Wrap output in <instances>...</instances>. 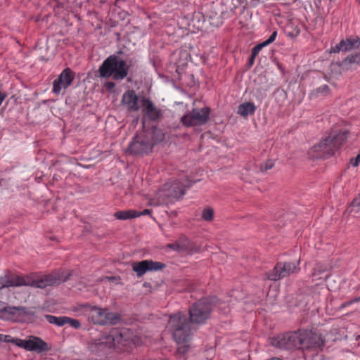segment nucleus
<instances>
[{"instance_id":"nucleus-16","label":"nucleus","mask_w":360,"mask_h":360,"mask_svg":"<svg viewBox=\"0 0 360 360\" xmlns=\"http://www.w3.org/2000/svg\"><path fill=\"white\" fill-rule=\"evenodd\" d=\"M141 98L134 90H128L122 95L121 103L127 111L137 112L141 108Z\"/></svg>"},{"instance_id":"nucleus-4","label":"nucleus","mask_w":360,"mask_h":360,"mask_svg":"<svg viewBox=\"0 0 360 360\" xmlns=\"http://www.w3.org/2000/svg\"><path fill=\"white\" fill-rule=\"evenodd\" d=\"M126 341L127 340L123 338L122 333L113 330L109 334H105L90 342L88 349L91 353L95 355L104 356L113 349H122V347L125 345Z\"/></svg>"},{"instance_id":"nucleus-19","label":"nucleus","mask_w":360,"mask_h":360,"mask_svg":"<svg viewBox=\"0 0 360 360\" xmlns=\"http://www.w3.org/2000/svg\"><path fill=\"white\" fill-rule=\"evenodd\" d=\"M164 190L168 192L166 195L172 198H179L185 193V188L179 181L165 184Z\"/></svg>"},{"instance_id":"nucleus-10","label":"nucleus","mask_w":360,"mask_h":360,"mask_svg":"<svg viewBox=\"0 0 360 360\" xmlns=\"http://www.w3.org/2000/svg\"><path fill=\"white\" fill-rule=\"evenodd\" d=\"M210 108L204 107L202 108H195L186 115L181 117V122L186 127L201 126L205 124L209 120Z\"/></svg>"},{"instance_id":"nucleus-1","label":"nucleus","mask_w":360,"mask_h":360,"mask_svg":"<svg viewBox=\"0 0 360 360\" xmlns=\"http://www.w3.org/2000/svg\"><path fill=\"white\" fill-rule=\"evenodd\" d=\"M70 276V273L66 274L64 271H54L46 275L31 274L24 276L7 272L2 278L6 288L28 286L34 288L44 289L46 287L59 285L67 281Z\"/></svg>"},{"instance_id":"nucleus-42","label":"nucleus","mask_w":360,"mask_h":360,"mask_svg":"<svg viewBox=\"0 0 360 360\" xmlns=\"http://www.w3.org/2000/svg\"><path fill=\"white\" fill-rule=\"evenodd\" d=\"M359 339H360V335H359Z\"/></svg>"},{"instance_id":"nucleus-21","label":"nucleus","mask_w":360,"mask_h":360,"mask_svg":"<svg viewBox=\"0 0 360 360\" xmlns=\"http://www.w3.org/2000/svg\"><path fill=\"white\" fill-rule=\"evenodd\" d=\"M0 312H4L11 315L29 314L27 309L24 307H4L0 302Z\"/></svg>"},{"instance_id":"nucleus-35","label":"nucleus","mask_w":360,"mask_h":360,"mask_svg":"<svg viewBox=\"0 0 360 360\" xmlns=\"http://www.w3.org/2000/svg\"><path fill=\"white\" fill-rule=\"evenodd\" d=\"M150 212H151V210H148V209H146L142 212L137 211V214H139V217H140L141 215L149 214H150Z\"/></svg>"},{"instance_id":"nucleus-39","label":"nucleus","mask_w":360,"mask_h":360,"mask_svg":"<svg viewBox=\"0 0 360 360\" xmlns=\"http://www.w3.org/2000/svg\"><path fill=\"white\" fill-rule=\"evenodd\" d=\"M360 301V296L357 298H355L353 300L350 301V302H345V304H342V307H345L347 305H349L353 302H359Z\"/></svg>"},{"instance_id":"nucleus-8","label":"nucleus","mask_w":360,"mask_h":360,"mask_svg":"<svg viewBox=\"0 0 360 360\" xmlns=\"http://www.w3.org/2000/svg\"><path fill=\"white\" fill-rule=\"evenodd\" d=\"M151 131H143L137 134L131 142L127 152L134 155H140L150 152L154 144Z\"/></svg>"},{"instance_id":"nucleus-28","label":"nucleus","mask_w":360,"mask_h":360,"mask_svg":"<svg viewBox=\"0 0 360 360\" xmlns=\"http://www.w3.org/2000/svg\"><path fill=\"white\" fill-rule=\"evenodd\" d=\"M202 218L206 221H212L214 219V210L210 207H206L202 210Z\"/></svg>"},{"instance_id":"nucleus-32","label":"nucleus","mask_w":360,"mask_h":360,"mask_svg":"<svg viewBox=\"0 0 360 360\" xmlns=\"http://www.w3.org/2000/svg\"><path fill=\"white\" fill-rule=\"evenodd\" d=\"M0 342H15L17 343L16 340L12 339L10 335H4L0 334Z\"/></svg>"},{"instance_id":"nucleus-13","label":"nucleus","mask_w":360,"mask_h":360,"mask_svg":"<svg viewBox=\"0 0 360 360\" xmlns=\"http://www.w3.org/2000/svg\"><path fill=\"white\" fill-rule=\"evenodd\" d=\"M131 266L133 271L136 273L138 277H141L147 271L161 270L165 266V265L161 262L152 260H143L141 262H134Z\"/></svg>"},{"instance_id":"nucleus-17","label":"nucleus","mask_w":360,"mask_h":360,"mask_svg":"<svg viewBox=\"0 0 360 360\" xmlns=\"http://www.w3.org/2000/svg\"><path fill=\"white\" fill-rule=\"evenodd\" d=\"M360 46V39L359 37H350L342 39L340 43L330 49V53H339L340 51L347 52L356 49Z\"/></svg>"},{"instance_id":"nucleus-2","label":"nucleus","mask_w":360,"mask_h":360,"mask_svg":"<svg viewBox=\"0 0 360 360\" xmlns=\"http://www.w3.org/2000/svg\"><path fill=\"white\" fill-rule=\"evenodd\" d=\"M169 330L177 343L176 358L177 360H186V353L189 348V341L193 331L196 330L187 316L181 313L172 315L169 320Z\"/></svg>"},{"instance_id":"nucleus-9","label":"nucleus","mask_w":360,"mask_h":360,"mask_svg":"<svg viewBox=\"0 0 360 360\" xmlns=\"http://www.w3.org/2000/svg\"><path fill=\"white\" fill-rule=\"evenodd\" d=\"M302 335L300 332L287 333L271 339V345L281 349L291 350L302 347Z\"/></svg>"},{"instance_id":"nucleus-34","label":"nucleus","mask_w":360,"mask_h":360,"mask_svg":"<svg viewBox=\"0 0 360 360\" xmlns=\"http://www.w3.org/2000/svg\"><path fill=\"white\" fill-rule=\"evenodd\" d=\"M276 36H277V32L276 31L273 32V33L269 37V38L267 40H266L265 41H264L263 43L266 46L270 44L271 43H272L275 40Z\"/></svg>"},{"instance_id":"nucleus-31","label":"nucleus","mask_w":360,"mask_h":360,"mask_svg":"<svg viewBox=\"0 0 360 360\" xmlns=\"http://www.w3.org/2000/svg\"><path fill=\"white\" fill-rule=\"evenodd\" d=\"M264 46H266V45L264 43H261L255 46L252 50V58H255L258 53L261 51V49Z\"/></svg>"},{"instance_id":"nucleus-30","label":"nucleus","mask_w":360,"mask_h":360,"mask_svg":"<svg viewBox=\"0 0 360 360\" xmlns=\"http://www.w3.org/2000/svg\"><path fill=\"white\" fill-rule=\"evenodd\" d=\"M274 166L272 160H268L265 163L260 165V170L262 172H266L268 169H271Z\"/></svg>"},{"instance_id":"nucleus-29","label":"nucleus","mask_w":360,"mask_h":360,"mask_svg":"<svg viewBox=\"0 0 360 360\" xmlns=\"http://www.w3.org/2000/svg\"><path fill=\"white\" fill-rule=\"evenodd\" d=\"M65 324H69L71 327L77 329L81 327V323L77 319H74L70 317H65Z\"/></svg>"},{"instance_id":"nucleus-18","label":"nucleus","mask_w":360,"mask_h":360,"mask_svg":"<svg viewBox=\"0 0 360 360\" xmlns=\"http://www.w3.org/2000/svg\"><path fill=\"white\" fill-rule=\"evenodd\" d=\"M302 339V349L311 348V347H321L323 345L324 342L321 335L319 333L311 331L301 333Z\"/></svg>"},{"instance_id":"nucleus-33","label":"nucleus","mask_w":360,"mask_h":360,"mask_svg":"<svg viewBox=\"0 0 360 360\" xmlns=\"http://www.w3.org/2000/svg\"><path fill=\"white\" fill-rule=\"evenodd\" d=\"M316 91L317 94L326 95L328 92V86L327 85H323L316 89Z\"/></svg>"},{"instance_id":"nucleus-40","label":"nucleus","mask_w":360,"mask_h":360,"mask_svg":"<svg viewBox=\"0 0 360 360\" xmlns=\"http://www.w3.org/2000/svg\"><path fill=\"white\" fill-rule=\"evenodd\" d=\"M4 280H3V278L2 276L0 277V291L4 289V288H6V286H4Z\"/></svg>"},{"instance_id":"nucleus-14","label":"nucleus","mask_w":360,"mask_h":360,"mask_svg":"<svg viewBox=\"0 0 360 360\" xmlns=\"http://www.w3.org/2000/svg\"><path fill=\"white\" fill-rule=\"evenodd\" d=\"M16 345L29 351H34L38 353L48 350L47 344L39 338L30 337L27 340H16Z\"/></svg>"},{"instance_id":"nucleus-25","label":"nucleus","mask_w":360,"mask_h":360,"mask_svg":"<svg viewBox=\"0 0 360 360\" xmlns=\"http://www.w3.org/2000/svg\"><path fill=\"white\" fill-rule=\"evenodd\" d=\"M328 269L327 266L322 265L321 264H316V266L313 269V272L311 274V277L314 279H320V276L323 273L326 271Z\"/></svg>"},{"instance_id":"nucleus-38","label":"nucleus","mask_w":360,"mask_h":360,"mask_svg":"<svg viewBox=\"0 0 360 360\" xmlns=\"http://www.w3.org/2000/svg\"><path fill=\"white\" fill-rule=\"evenodd\" d=\"M115 83L112 82H108L105 84V86L108 90H111L115 87Z\"/></svg>"},{"instance_id":"nucleus-27","label":"nucleus","mask_w":360,"mask_h":360,"mask_svg":"<svg viewBox=\"0 0 360 360\" xmlns=\"http://www.w3.org/2000/svg\"><path fill=\"white\" fill-rule=\"evenodd\" d=\"M360 210V193L352 202L347 211L349 213L357 214Z\"/></svg>"},{"instance_id":"nucleus-22","label":"nucleus","mask_w":360,"mask_h":360,"mask_svg":"<svg viewBox=\"0 0 360 360\" xmlns=\"http://www.w3.org/2000/svg\"><path fill=\"white\" fill-rule=\"evenodd\" d=\"M255 106L252 103H245L239 105L238 113L241 116L246 117L252 115L255 111Z\"/></svg>"},{"instance_id":"nucleus-5","label":"nucleus","mask_w":360,"mask_h":360,"mask_svg":"<svg viewBox=\"0 0 360 360\" xmlns=\"http://www.w3.org/2000/svg\"><path fill=\"white\" fill-rule=\"evenodd\" d=\"M129 66L126 62L116 56L107 58L99 67L101 77H112L115 80H122L127 76Z\"/></svg>"},{"instance_id":"nucleus-7","label":"nucleus","mask_w":360,"mask_h":360,"mask_svg":"<svg viewBox=\"0 0 360 360\" xmlns=\"http://www.w3.org/2000/svg\"><path fill=\"white\" fill-rule=\"evenodd\" d=\"M85 307L88 319L94 324L100 326L114 325L120 321L119 315L110 311L108 309H102L89 304H86Z\"/></svg>"},{"instance_id":"nucleus-26","label":"nucleus","mask_w":360,"mask_h":360,"mask_svg":"<svg viewBox=\"0 0 360 360\" xmlns=\"http://www.w3.org/2000/svg\"><path fill=\"white\" fill-rule=\"evenodd\" d=\"M360 63V53H356L353 56H347L345 58L342 62V65L345 68H348L349 65H352L354 63L359 64Z\"/></svg>"},{"instance_id":"nucleus-12","label":"nucleus","mask_w":360,"mask_h":360,"mask_svg":"<svg viewBox=\"0 0 360 360\" xmlns=\"http://www.w3.org/2000/svg\"><path fill=\"white\" fill-rule=\"evenodd\" d=\"M143 119H148L152 121L158 120L162 116L161 110L158 109L153 102L143 96L141 98Z\"/></svg>"},{"instance_id":"nucleus-20","label":"nucleus","mask_w":360,"mask_h":360,"mask_svg":"<svg viewBox=\"0 0 360 360\" xmlns=\"http://www.w3.org/2000/svg\"><path fill=\"white\" fill-rule=\"evenodd\" d=\"M178 252L190 251L192 250L190 240L186 238H181L174 243L168 244L165 247Z\"/></svg>"},{"instance_id":"nucleus-24","label":"nucleus","mask_w":360,"mask_h":360,"mask_svg":"<svg viewBox=\"0 0 360 360\" xmlns=\"http://www.w3.org/2000/svg\"><path fill=\"white\" fill-rule=\"evenodd\" d=\"M65 317L66 316L58 317L49 314L44 316V318L49 323L56 325L57 326H63L65 325Z\"/></svg>"},{"instance_id":"nucleus-11","label":"nucleus","mask_w":360,"mask_h":360,"mask_svg":"<svg viewBox=\"0 0 360 360\" xmlns=\"http://www.w3.org/2000/svg\"><path fill=\"white\" fill-rule=\"evenodd\" d=\"M300 260L296 262L278 263L274 269L268 274V278L278 281L299 271Z\"/></svg>"},{"instance_id":"nucleus-23","label":"nucleus","mask_w":360,"mask_h":360,"mask_svg":"<svg viewBox=\"0 0 360 360\" xmlns=\"http://www.w3.org/2000/svg\"><path fill=\"white\" fill-rule=\"evenodd\" d=\"M114 216L117 219L125 220L128 219H133L139 217V214H137V211L136 210H124V211H119L114 214Z\"/></svg>"},{"instance_id":"nucleus-6","label":"nucleus","mask_w":360,"mask_h":360,"mask_svg":"<svg viewBox=\"0 0 360 360\" xmlns=\"http://www.w3.org/2000/svg\"><path fill=\"white\" fill-rule=\"evenodd\" d=\"M217 304L218 300L215 297L203 298L193 304L189 309L191 323L194 326L205 323L213 307Z\"/></svg>"},{"instance_id":"nucleus-15","label":"nucleus","mask_w":360,"mask_h":360,"mask_svg":"<svg viewBox=\"0 0 360 360\" xmlns=\"http://www.w3.org/2000/svg\"><path fill=\"white\" fill-rule=\"evenodd\" d=\"M75 73L70 68L65 69L59 75L58 78L54 80L53 84V93L58 94L63 89H65L72 82Z\"/></svg>"},{"instance_id":"nucleus-37","label":"nucleus","mask_w":360,"mask_h":360,"mask_svg":"<svg viewBox=\"0 0 360 360\" xmlns=\"http://www.w3.org/2000/svg\"><path fill=\"white\" fill-rule=\"evenodd\" d=\"M104 279L107 280L108 281H116L120 280V278L116 277V276H106V277H105Z\"/></svg>"},{"instance_id":"nucleus-36","label":"nucleus","mask_w":360,"mask_h":360,"mask_svg":"<svg viewBox=\"0 0 360 360\" xmlns=\"http://www.w3.org/2000/svg\"><path fill=\"white\" fill-rule=\"evenodd\" d=\"M360 163V153L356 157L354 162L352 163L354 167H356Z\"/></svg>"},{"instance_id":"nucleus-3","label":"nucleus","mask_w":360,"mask_h":360,"mask_svg":"<svg viewBox=\"0 0 360 360\" xmlns=\"http://www.w3.org/2000/svg\"><path fill=\"white\" fill-rule=\"evenodd\" d=\"M347 134V131H341L338 134H330L309 149L308 152L309 158L315 160L334 155L335 151L346 141Z\"/></svg>"},{"instance_id":"nucleus-41","label":"nucleus","mask_w":360,"mask_h":360,"mask_svg":"<svg viewBox=\"0 0 360 360\" xmlns=\"http://www.w3.org/2000/svg\"><path fill=\"white\" fill-rule=\"evenodd\" d=\"M254 59H255V58H252V53H251L250 58V64H252V63H253Z\"/></svg>"}]
</instances>
